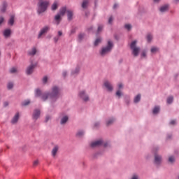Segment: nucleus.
Masks as SVG:
<instances>
[{"mask_svg": "<svg viewBox=\"0 0 179 179\" xmlns=\"http://www.w3.org/2000/svg\"><path fill=\"white\" fill-rule=\"evenodd\" d=\"M61 96V90L58 87L55 86L52 88V92L50 94H43L41 99L43 101H45L48 99H50L52 101H55Z\"/></svg>", "mask_w": 179, "mask_h": 179, "instance_id": "obj_1", "label": "nucleus"}, {"mask_svg": "<svg viewBox=\"0 0 179 179\" xmlns=\"http://www.w3.org/2000/svg\"><path fill=\"white\" fill-rule=\"evenodd\" d=\"M48 6H50V1H40L38 3V13H44L47 10Z\"/></svg>", "mask_w": 179, "mask_h": 179, "instance_id": "obj_2", "label": "nucleus"}, {"mask_svg": "<svg viewBox=\"0 0 179 179\" xmlns=\"http://www.w3.org/2000/svg\"><path fill=\"white\" fill-rule=\"evenodd\" d=\"M113 47H114V44H113L111 41H108L107 46L102 48L101 50L100 51V55L102 57H104V55H106V54H108V52H111Z\"/></svg>", "mask_w": 179, "mask_h": 179, "instance_id": "obj_3", "label": "nucleus"}, {"mask_svg": "<svg viewBox=\"0 0 179 179\" xmlns=\"http://www.w3.org/2000/svg\"><path fill=\"white\" fill-rule=\"evenodd\" d=\"M136 41H134L133 42H131V45H130V48L131 50H132V54L133 55H134V57H138V55H139V51H141V48L136 47Z\"/></svg>", "mask_w": 179, "mask_h": 179, "instance_id": "obj_4", "label": "nucleus"}, {"mask_svg": "<svg viewBox=\"0 0 179 179\" xmlns=\"http://www.w3.org/2000/svg\"><path fill=\"white\" fill-rule=\"evenodd\" d=\"M50 29V26H45V27H43L41 29V31H40V32H39V34L38 35V38H41V36H43V34H45V33L49 31Z\"/></svg>", "mask_w": 179, "mask_h": 179, "instance_id": "obj_5", "label": "nucleus"}, {"mask_svg": "<svg viewBox=\"0 0 179 179\" xmlns=\"http://www.w3.org/2000/svg\"><path fill=\"white\" fill-rule=\"evenodd\" d=\"M41 114V112L40 111V109H35L32 114V118L35 121H37L40 118V115Z\"/></svg>", "mask_w": 179, "mask_h": 179, "instance_id": "obj_6", "label": "nucleus"}, {"mask_svg": "<svg viewBox=\"0 0 179 179\" xmlns=\"http://www.w3.org/2000/svg\"><path fill=\"white\" fill-rule=\"evenodd\" d=\"M79 96L83 101H89V95L87 94L86 91H80Z\"/></svg>", "mask_w": 179, "mask_h": 179, "instance_id": "obj_7", "label": "nucleus"}, {"mask_svg": "<svg viewBox=\"0 0 179 179\" xmlns=\"http://www.w3.org/2000/svg\"><path fill=\"white\" fill-rule=\"evenodd\" d=\"M34 68H36V65L34 64H31L29 66H28L26 70L27 75H31Z\"/></svg>", "mask_w": 179, "mask_h": 179, "instance_id": "obj_8", "label": "nucleus"}, {"mask_svg": "<svg viewBox=\"0 0 179 179\" xmlns=\"http://www.w3.org/2000/svg\"><path fill=\"white\" fill-rule=\"evenodd\" d=\"M103 145V141L98 140L91 143V148H97V146H101Z\"/></svg>", "mask_w": 179, "mask_h": 179, "instance_id": "obj_9", "label": "nucleus"}, {"mask_svg": "<svg viewBox=\"0 0 179 179\" xmlns=\"http://www.w3.org/2000/svg\"><path fill=\"white\" fill-rule=\"evenodd\" d=\"M103 85L107 89L108 92H113V85H111V83H110V82L105 81Z\"/></svg>", "mask_w": 179, "mask_h": 179, "instance_id": "obj_10", "label": "nucleus"}, {"mask_svg": "<svg viewBox=\"0 0 179 179\" xmlns=\"http://www.w3.org/2000/svg\"><path fill=\"white\" fill-rule=\"evenodd\" d=\"M155 164H160L162 163V157L157 154L155 155Z\"/></svg>", "mask_w": 179, "mask_h": 179, "instance_id": "obj_11", "label": "nucleus"}, {"mask_svg": "<svg viewBox=\"0 0 179 179\" xmlns=\"http://www.w3.org/2000/svg\"><path fill=\"white\" fill-rule=\"evenodd\" d=\"M19 121V113H17L11 120L12 124H17Z\"/></svg>", "mask_w": 179, "mask_h": 179, "instance_id": "obj_12", "label": "nucleus"}, {"mask_svg": "<svg viewBox=\"0 0 179 179\" xmlns=\"http://www.w3.org/2000/svg\"><path fill=\"white\" fill-rule=\"evenodd\" d=\"M58 149H59V148L58 147V145H55L53 149L52 150V156L53 157H55V156H57V153L58 152Z\"/></svg>", "mask_w": 179, "mask_h": 179, "instance_id": "obj_13", "label": "nucleus"}, {"mask_svg": "<svg viewBox=\"0 0 179 179\" xmlns=\"http://www.w3.org/2000/svg\"><path fill=\"white\" fill-rule=\"evenodd\" d=\"M66 13H67L68 20H71L72 17H73V11L71 10H68L66 11Z\"/></svg>", "mask_w": 179, "mask_h": 179, "instance_id": "obj_14", "label": "nucleus"}, {"mask_svg": "<svg viewBox=\"0 0 179 179\" xmlns=\"http://www.w3.org/2000/svg\"><path fill=\"white\" fill-rule=\"evenodd\" d=\"M160 12H162V13L164 12H167V10H169V5H164L162 6L160 9H159Z\"/></svg>", "mask_w": 179, "mask_h": 179, "instance_id": "obj_15", "label": "nucleus"}, {"mask_svg": "<svg viewBox=\"0 0 179 179\" xmlns=\"http://www.w3.org/2000/svg\"><path fill=\"white\" fill-rule=\"evenodd\" d=\"M10 33H12V31L9 29L4 30V31H3L4 37H6V38L9 37V36H10Z\"/></svg>", "mask_w": 179, "mask_h": 179, "instance_id": "obj_16", "label": "nucleus"}, {"mask_svg": "<svg viewBox=\"0 0 179 179\" xmlns=\"http://www.w3.org/2000/svg\"><path fill=\"white\" fill-rule=\"evenodd\" d=\"M14 23H15V15H11L10 17V20H8V24L10 26H13Z\"/></svg>", "mask_w": 179, "mask_h": 179, "instance_id": "obj_17", "label": "nucleus"}, {"mask_svg": "<svg viewBox=\"0 0 179 179\" xmlns=\"http://www.w3.org/2000/svg\"><path fill=\"white\" fill-rule=\"evenodd\" d=\"M87 5H89V0H83L81 6L83 9H86L87 8Z\"/></svg>", "mask_w": 179, "mask_h": 179, "instance_id": "obj_18", "label": "nucleus"}, {"mask_svg": "<svg viewBox=\"0 0 179 179\" xmlns=\"http://www.w3.org/2000/svg\"><path fill=\"white\" fill-rule=\"evenodd\" d=\"M68 116H64L61 119L60 123L62 125H64V124H66V122H68Z\"/></svg>", "mask_w": 179, "mask_h": 179, "instance_id": "obj_19", "label": "nucleus"}, {"mask_svg": "<svg viewBox=\"0 0 179 179\" xmlns=\"http://www.w3.org/2000/svg\"><path fill=\"white\" fill-rule=\"evenodd\" d=\"M6 6H8V4H6V3H3L1 7L0 8L1 12L3 13H5L6 10Z\"/></svg>", "mask_w": 179, "mask_h": 179, "instance_id": "obj_20", "label": "nucleus"}, {"mask_svg": "<svg viewBox=\"0 0 179 179\" xmlns=\"http://www.w3.org/2000/svg\"><path fill=\"white\" fill-rule=\"evenodd\" d=\"M65 13H66V7H63L60 9L59 15L61 16H64V15H65Z\"/></svg>", "mask_w": 179, "mask_h": 179, "instance_id": "obj_21", "label": "nucleus"}, {"mask_svg": "<svg viewBox=\"0 0 179 179\" xmlns=\"http://www.w3.org/2000/svg\"><path fill=\"white\" fill-rule=\"evenodd\" d=\"M83 135H85V132L83 131V130H80L76 134V136H78V138H82Z\"/></svg>", "mask_w": 179, "mask_h": 179, "instance_id": "obj_22", "label": "nucleus"}, {"mask_svg": "<svg viewBox=\"0 0 179 179\" xmlns=\"http://www.w3.org/2000/svg\"><path fill=\"white\" fill-rule=\"evenodd\" d=\"M134 103H139L141 101V94H138L134 100Z\"/></svg>", "mask_w": 179, "mask_h": 179, "instance_id": "obj_23", "label": "nucleus"}, {"mask_svg": "<svg viewBox=\"0 0 179 179\" xmlns=\"http://www.w3.org/2000/svg\"><path fill=\"white\" fill-rule=\"evenodd\" d=\"M173 100H174V98L173 96H169L166 99V103L168 104H171V103H173Z\"/></svg>", "mask_w": 179, "mask_h": 179, "instance_id": "obj_24", "label": "nucleus"}, {"mask_svg": "<svg viewBox=\"0 0 179 179\" xmlns=\"http://www.w3.org/2000/svg\"><path fill=\"white\" fill-rule=\"evenodd\" d=\"M160 111V107L155 106L152 110L153 114H157Z\"/></svg>", "mask_w": 179, "mask_h": 179, "instance_id": "obj_25", "label": "nucleus"}, {"mask_svg": "<svg viewBox=\"0 0 179 179\" xmlns=\"http://www.w3.org/2000/svg\"><path fill=\"white\" fill-rule=\"evenodd\" d=\"M36 52L37 50H36V48H34L31 51L29 52V55H36Z\"/></svg>", "mask_w": 179, "mask_h": 179, "instance_id": "obj_26", "label": "nucleus"}, {"mask_svg": "<svg viewBox=\"0 0 179 179\" xmlns=\"http://www.w3.org/2000/svg\"><path fill=\"white\" fill-rule=\"evenodd\" d=\"M55 20H56V22H57V24H59V20H61V15L57 14V15H55Z\"/></svg>", "mask_w": 179, "mask_h": 179, "instance_id": "obj_27", "label": "nucleus"}, {"mask_svg": "<svg viewBox=\"0 0 179 179\" xmlns=\"http://www.w3.org/2000/svg\"><path fill=\"white\" fill-rule=\"evenodd\" d=\"M57 9H58V3H57V2H55L52 5V10H57Z\"/></svg>", "mask_w": 179, "mask_h": 179, "instance_id": "obj_28", "label": "nucleus"}, {"mask_svg": "<svg viewBox=\"0 0 179 179\" xmlns=\"http://www.w3.org/2000/svg\"><path fill=\"white\" fill-rule=\"evenodd\" d=\"M152 38H153V36H152V34H148L147 35V40L148 41V43H150L152 41Z\"/></svg>", "mask_w": 179, "mask_h": 179, "instance_id": "obj_29", "label": "nucleus"}, {"mask_svg": "<svg viewBox=\"0 0 179 179\" xmlns=\"http://www.w3.org/2000/svg\"><path fill=\"white\" fill-rule=\"evenodd\" d=\"M101 43V38H97L94 42V45L96 47L98 44H100Z\"/></svg>", "mask_w": 179, "mask_h": 179, "instance_id": "obj_30", "label": "nucleus"}, {"mask_svg": "<svg viewBox=\"0 0 179 179\" xmlns=\"http://www.w3.org/2000/svg\"><path fill=\"white\" fill-rule=\"evenodd\" d=\"M115 121V119L112 118L109 120L107 121L106 124L108 125H111V124H113L114 122Z\"/></svg>", "mask_w": 179, "mask_h": 179, "instance_id": "obj_31", "label": "nucleus"}, {"mask_svg": "<svg viewBox=\"0 0 179 179\" xmlns=\"http://www.w3.org/2000/svg\"><path fill=\"white\" fill-rule=\"evenodd\" d=\"M157 51H159V48H156V47H152L151 48V52L152 54H155V52H157Z\"/></svg>", "mask_w": 179, "mask_h": 179, "instance_id": "obj_32", "label": "nucleus"}, {"mask_svg": "<svg viewBox=\"0 0 179 179\" xmlns=\"http://www.w3.org/2000/svg\"><path fill=\"white\" fill-rule=\"evenodd\" d=\"M10 73H16L17 72V69L15 67H13L10 69Z\"/></svg>", "mask_w": 179, "mask_h": 179, "instance_id": "obj_33", "label": "nucleus"}, {"mask_svg": "<svg viewBox=\"0 0 179 179\" xmlns=\"http://www.w3.org/2000/svg\"><path fill=\"white\" fill-rule=\"evenodd\" d=\"M30 104V100H25L22 102V106H29Z\"/></svg>", "mask_w": 179, "mask_h": 179, "instance_id": "obj_34", "label": "nucleus"}, {"mask_svg": "<svg viewBox=\"0 0 179 179\" xmlns=\"http://www.w3.org/2000/svg\"><path fill=\"white\" fill-rule=\"evenodd\" d=\"M125 29H127V30H131V29H132V26L130 24H126L124 25Z\"/></svg>", "mask_w": 179, "mask_h": 179, "instance_id": "obj_35", "label": "nucleus"}, {"mask_svg": "<svg viewBox=\"0 0 179 179\" xmlns=\"http://www.w3.org/2000/svg\"><path fill=\"white\" fill-rule=\"evenodd\" d=\"M8 89L10 90L13 88V83H8L7 85Z\"/></svg>", "mask_w": 179, "mask_h": 179, "instance_id": "obj_36", "label": "nucleus"}, {"mask_svg": "<svg viewBox=\"0 0 179 179\" xmlns=\"http://www.w3.org/2000/svg\"><path fill=\"white\" fill-rule=\"evenodd\" d=\"M174 157H173V156H171V157H169V162H170V163H174Z\"/></svg>", "mask_w": 179, "mask_h": 179, "instance_id": "obj_37", "label": "nucleus"}, {"mask_svg": "<svg viewBox=\"0 0 179 179\" xmlns=\"http://www.w3.org/2000/svg\"><path fill=\"white\" fill-rule=\"evenodd\" d=\"M37 166H38V160H36L33 163V166L34 167H37Z\"/></svg>", "mask_w": 179, "mask_h": 179, "instance_id": "obj_38", "label": "nucleus"}, {"mask_svg": "<svg viewBox=\"0 0 179 179\" xmlns=\"http://www.w3.org/2000/svg\"><path fill=\"white\" fill-rule=\"evenodd\" d=\"M102 30H103V26L102 25H99L98 27V30H97L98 33H100V31H101Z\"/></svg>", "mask_w": 179, "mask_h": 179, "instance_id": "obj_39", "label": "nucleus"}, {"mask_svg": "<svg viewBox=\"0 0 179 179\" xmlns=\"http://www.w3.org/2000/svg\"><path fill=\"white\" fill-rule=\"evenodd\" d=\"M85 37V34H80L78 36V38L80 40H82V38H84Z\"/></svg>", "mask_w": 179, "mask_h": 179, "instance_id": "obj_40", "label": "nucleus"}, {"mask_svg": "<svg viewBox=\"0 0 179 179\" xmlns=\"http://www.w3.org/2000/svg\"><path fill=\"white\" fill-rule=\"evenodd\" d=\"M48 80V78H47V76L43 77V83H47Z\"/></svg>", "mask_w": 179, "mask_h": 179, "instance_id": "obj_41", "label": "nucleus"}, {"mask_svg": "<svg viewBox=\"0 0 179 179\" xmlns=\"http://www.w3.org/2000/svg\"><path fill=\"white\" fill-rule=\"evenodd\" d=\"M131 179H139V176L136 174L132 176Z\"/></svg>", "mask_w": 179, "mask_h": 179, "instance_id": "obj_42", "label": "nucleus"}, {"mask_svg": "<svg viewBox=\"0 0 179 179\" xmlns=\"http://www.w3.org/2000/svg\"><path fill=\"white\" fill-rule=\"evenodd\" d=\"M113 16H110V17H109V20H108V23L110 24H111V23H113Z\"/></svg>", "mask_w": 179, "mask_h": 179, "instance_id": "obj_43", "label": "nucleus"}, {"mask_svg": "<svg viewBox=\"0 0 179 179\" xmlns=\"http://www.w3.org/2000/svg\"><path fill=\"white\" fill-rule=\"evenodd\" d=\"M116 96H117L118 97H121V91L120 90L117 91Z\"/></svg>", "mask_w": 179, "mask_h": 179, "instance_id": "obj_44", "label": "nucleus"}, {"mask_svg": "<svg viewBox=\"0 0 179 179\" xmlns=\"http://www.w3.org/2000/svg\"><path fill=\"white\" fill-rule=\"evenodd\" d=\"M5 19L3 17H0V25L3 23Z\"/></svg>", "mask_w": 179, "mask_h": 179, "instance_id": "obj_45", "label": "nucleus"}, {"mask_svg": "<svg viewBox=\"0 0 179 179\" xmlns=\"http://www.w3.org/2000/svg\"><path fill=\"white\" fill-rule=\"evenodd\" d=\"M53 40H54L55 43H57V42H58V40H59V37L56 36V37L54 38Z\"/></svg>", "mask_w": 179, "mask_h": 179, "instance_id": "obj_46", "label": "nucleus"}, {"mask_svg": "<svg viewBox=\"0 0 179 179\" xmlns=\"http://www.w3.org/2000/svg\"><path fill=\"white\" fill-rule=\"evenodd\" d=\"M41 94V91L40 90H36V96H40Z\"/></svg>", "mask_w": 179, "mask_h": 179, "instance_id": "obj_47", "label": "nucleus"}, {"mask_svg": "<svg viewBox=\"0 0 179 179\" xmlns=\"http://www.w3.org/2000/svg\"><path fill=\"white\" fill-rule=\"evenodd\" d=\"M170 124H171V125H176V120H171V121L170 122Z\"/></svg>", "mask_w": 179, "mask_h": 179, "instance_id": "obj_48", "label": "nucleus"}, {"mask_svg": "<svg viewBox=\"0 0 179 179\" xmlns=\"http://www.w3.org/2000/svg\"><path fill=\"white\" fill-rule=\"evenodd\" d=\"M79 72V69H76V71H73L72 73L73 75H75V73H78Z\"/></svg>", "mask_w": 179, "mask_h": 179, "instance_id": "obj_49", "label": "nucleus"}, {"mask_svg": "<svg viewBox=\"0 0 179 179\" xmlns=\"http://www.w3.org/2000/svg\"><path fill=\"white\" fill-rule=\"evenodd\" d=\"M3 106L4 107H8V106H9V103L8 101H6L3 103Z\"/></svg>", "mask_w": 179, "mask_h": 179, "instance_id": "obj_50", "label": "nucleus"}, {"mask_svg": "<svg viewBox=\"0 0 179 179\" xmlns=\"http://www.w3.org/2000/svg\"><path fill=\"white\" fill-rule=\"evenodd\" d=\"M58 36H59V37H61V36H62V31H58Z\"/></svg>", "mask_w": 179, "mask_h": 179, "instance_id": "obj_51", "label": "nucleus"}, {"mask_svg": "<svg viewBox=\"0 0 179 179\" xmlns=\"http://www.w3.org/2000/svg\"><path fill=\"white\" fill-rule=\"evenodd\" d=\"M49 120H50V116H46V117H45V122H48Z\"/></svg>", "mask_w": 179, "mask_h": 179, "instance_id": "obj_52", "label": "nucleus"}, {"mask_svg": "<svg viewBox=\"0 0 179 179\" xmlns=\"http://www.w3.org/2000/svg\"><path fill=\"white\" fill-rule=\"evenodd\" d=\"M118 7V4L115 3L113 6V9H116Z\"/></svg>", "mask_w": 179, "mask_h": 179, "instance_id": "obj_53", "label": "nucleus"}, {"mask_svg": "<svg viewBox=\"0 0 179 179\" xmlns=\"http://www.w3.org/2000/svg\"><path fill=\"white\" fill-rule=\"evenodd\" d=\"M118 87H119V89H122V83H120V84L118 85Z\"/></svg>", "mask_w": 179, "mask_h": 179, "instance_id": "obj_54", "label": "nucleus"}, {"mask_svg": "<svg viewBox=\"0 0 179 179\" xmlns=\"http://www.w3.org/2000/svg\"><path fill=\"white\" fill-rule=\"evenodd\" d=\"M142 57H146V52H143Z\"/></svg>", "mask_w": 179, "mask_h": 179, "instance_id": "obj_55", "label": "nucleus"}, {"mask_svg": "<svg viewBox=\"0 0 179 179\" xmlns=\"http://www.w3.org/2000/svg\"><path fill=\"white\" fill-rule=\"evenodd\" d=\"M62 75L65 78V76H66V71H64Z\"/></svg>", "mask_w": 179, "mask_h": 179, "instance_id": "obj_56", "label": "nucleus"}, {"mask_svg": "<svg viewBox=\"0 0 179 179\" xmlns=\"http://www.w3.org/2000/svg\"><path fill=\"white\" fill-rule=\"evenodd\" d=\"M159 1H160V0H154V2L157 3V2H159Z\"/></svg>", "mask_w": 179, "mask_h": 179, "instance_id": "obj_57", "label": "nucleus"}, {"mask_svg": "<svg viewBox=\"0 0 179 179\" xmlns=\"http://www.w3.org/2000/svg\"><path fill=\"white\" fill-rule=\"evenodd\" d=\"M176 1V2H179V0H175Z\"/></svg>", "mask_w": 179, "mask_h": 179, "instance_id": "obj_58", "label": "nucleus"}, {"mask_svg": "<svg viewBox=\"0 0 179 179\" xmlns=\"http://www.w3.org/2000/svg\"><path fill=\"white\" fill-rule=\"evenodd\" d=\"M104 146H107V145L105 144Z\"/></svg>", "mask_w": 179, "mask_h": 179, "instance_id": "obj_59", "label": "nucleus"}, {"mask_svg": "<svg viewBox=\"0 0 179 179\" xmlns=\"http://www.w3.org/2000/svg\"><path fill=\"white\" fill-rule=\"evenodd\" d=\"M0 57H1V52H0Z\"/></svg>", "mask_w": 179, "mask_h": 179, "instance_id": "obj_60", "label": "nucleus"}, {"mask_svg": "<svg viewBox=\"0 0 179 179\" xmlns=\"http://www.w3.org/2000/svg\"><path fill=\"white\" fill-rule=\"evenodd\" d=\"M178 179H179V176H178Z\"/></svg>", "mask_w": 179, "mask_h": 179, "instance_id": "obj_61", "label": "nucleus"}]
</instances>
